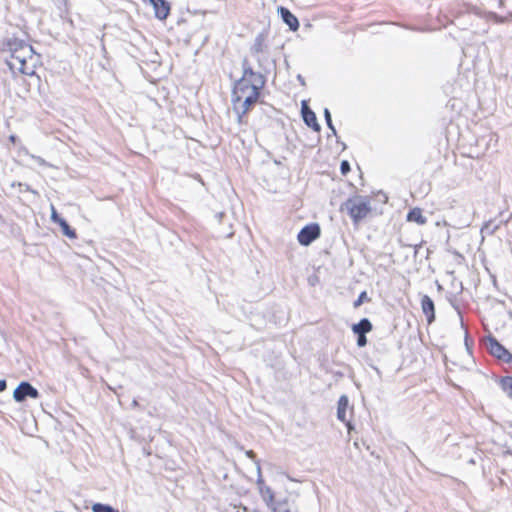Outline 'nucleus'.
I'll use <instances>...</instances> for the list:
<instances>
[{
	"mask_svg": "<svg viewBox=\"0 0 512 512\" xmlns=\"http://www.w3.org/2000/svg\"><path fill=\"white\" fill-rule=\"evenodd\" d=\"M7 49L10 57L6 60L10 70L15 73L32 76L40 61L33 47L22 39L10 38L7 41Z\"/></svg>",
	"mask_w": 512,
	"mask_h": 512,
	"instance_id": "f257e3e1",
	"label": "nucleus"
},
{
	"mask_svg": "<svg viewBox=\"0 0 512 512\" xmlns=\"http://www.w3.org/2000/svg\"><path fill=\"white\" fill-rule=\"evenodd\" d=\"M263 85H256V82L239 79L235 82L232 91V102L238 113V121L247 113L250 106L256 103L259 98V91Z\"/></svg>",
	"mask_w": 512,
	"mask_h": 512,
	"instance_id": "f03ea898",
	"label": "nucleus"
},
{
	"mask_svg": "<svg viewBox=\"0 0 512 512\" xmlns=\"http://www.w3.org/2000/svg\"><path fill=\"white\" fill-rule=\"evenodd\" d=\"M344 209L352 218L354 223H358L364 219L371 211L370 201L363 196H355L349 198L344 203Z\"/></svg>",
	"mask_w": 512,
	"mask_h": 512,
	"instance_id": "7ed1b4c3",
	"label": "nucleus"
},
{
	"mask_svg": "<svg viewBox=\"0 0 512 512\" xmlns=\"http://www.w3.org/2000/svg\"><path fill=\"white\" fill-rule=\"evenodd\" d=\"M297 498L296 493L289 492L284 497H278L269 507L273 512H299Z\"/></svg>",
	"mask_w": 512,
	"mask_h": 512,
	"instance_id": "20e7f679",
	"label": "nucleus"
},
{
	"mask_svg": "<svg viewBox=\"0 0 512 512\" xmlns=\"http://www.w3.org/2000/svg\"><path fill=\"white\" fill-rule=\"evenodd\" d=\"M486 348L494 357L504 361L510 362L512 359V354L501 345L494 337H488L485 341Z\"/></svg>",
	"mask_w": 512,
	"mask_h": 512,
	"instance_id": "39448f33",
	"label": "nucleus"
},
{
	"mask_svg": "<svg viewBox=\"0 0 512 512\" xmlns=\"http://www.w3.org/2000/svg\"><path fill=\"white\" fill-rule=\"evenodd\" d=\"M320 236V227L318 224H309L303 227L298 233L297 239L303 246L310 245Z\"/></svg>",
	"mask_w": 512,
	"mask_h": 512,
	"instance_id": "423d86ee",
	"label": "nucleus"
},
{
	"mask_svg": "<svg viewBox=\"0 0 512 512\" xmlns=\"http://www.w3.org/2000/svg\"><path fill=\"white\" fill-rule=\"evenodd\" d=\"M27 397L37 399L39 392L29 382H21L13 392V398L16 402H23Z\"/></svg>",
	"mask_w": 512,
	"mask_h": 512,
	"instance_id": "0eeeda50",
	"label": "nucleus"
},
{
	"mask_svg": "<svg viewBox=\"0 0 512 512\" xmlns=\"http://www.w3.org/2000/svg\"><path fill=\"white\" fill-rule=\"evenodd\" d=\"M256 471H257V485L260 495L263 500L266 502L269 507L278 497L275 496L272 489L264 484V480L261 474L260 463L256 462Z\"/></svg>",
	"mask_w": 512,
	"mask_h": 512,
	"instance_id": "6e6552de",
	"label": "nucleus"
},
{
	"mask_svg": "<svg viewBox=\"0 0 512 512\" xmlns=\"http://www.w3.org/2000/svg\"><path fill=\"white\" fill-rule=\"evenodd\" d=\"M302 118L308 127H311L314 131L319 132L321 127L317 122L315 113L306 105L305 102L302 104Z\"/></svg>",
	"mask_w": 512,
	"mask_h": 512,
	"instance_id": "1a4fd4ad",
	"label": "nucleus"
},
{
	"mask_svg": "<svg viewBox=\"0 0 512 512\" xmlns=\"http://www.w3.org/2000/svg\"><path fill=\"white\" fill-rule=\"evenodd\" d=\"M277 10L283 22L290 28V30L297 31L299 28V21L297 17L293 15L288 8L283 6L278 7Z\"/></svg>",
	"mask_w": 512,
	"mask_h": 512,
	"instance_id": "9d476101",
	"label": "nucleus"
},
{
	"mask_svg": "<svg viewBox=\"0 0 512 512\" xmlns=\"http://www.w3.org/2000/svg\"><path fill=\"white\" fill-rule=\"evenodd\" d=\"M149 3L153 6L155 16L160 19L164 20L167 18L170 12V6L169 3L165 0H153L149 1Z\"/></svg>",
	"mask_w": 512,
	"mask_h": 512,
	"instance_id": "9b49d317",
	"label": "nucleus"
},
{
	"mask_svg": "<svg viewBox=\"0 0 512 512\" xmlns=\"http://www.w3.org/2000/svg\"><path fill=\"white\" fill-rule=\"evenodd\" d=\"M421 308L427 317L428 323H432L435 319V307L433 300L428 295L421 298Z\"/></svg>",
	"mask_w": 512,
	"mask_h": 512,
	"instance_id": "f8f14e48",
	"label": "nucleus"
},
{
	"mask_svg": "<svg viewBox=\"0 0 512 512\" xmlns=\"http://www.w3.org/2000/svg\"><path fill=\"white\" fill-rule=\"evenodd\" d=\"M348 404H349L348 397L346 395L340 396V398L338 400V407H337V418L342 422L347 421L346 413H347Z\"/></svg>",
	"mask_w": 512,
	"mask_h": 512,
	"instance_id": "ddd939ff",
	"label": "nucleus"
},
{
	"mask_svg": "<svg viewBox=\"0 0 512 512\" xmlns=\"http://www.w3.org/2000/svg\"><path fill=\"white\" fill-rule=\"evenodd\" d=\"M247 81L256 82V85H264V80L262 76L253 71L251 67L244 66L243 76L240 79H245Z\"/></svg>",
	"mask_w": 512,
	"mask_h": 512,
	"instance_id": "4468645a",
	"label": "nucleus"
},
{
	"mask_svg": "<svg viewBox=\"0 0 512 512\" xmlns=\"http://www.w3.org/2000/svg\"><path fill=\"white\" fill-rule=\"evenodd\" d=\"M372 330V324L367 318L361 319L358 323L352 326V331L357 334H366Z\"/></svg>",
	"mask_w": 512,
	"mask_h": 512,
	"instance_id": "2eb2a0df",
	"label": "nucleus"
},
{
	"mask_svg": "<svg viewBox=\"0 0 512 512\" xmlns=\"http://www.w3.org/2000/svg\"><path fill=\"white\" fill-rule=\"evenodd\" d=\"M407 220L419 225H424L427 222V218L422 214V210L420 208L410 210L407 214Z\"/></svg>",
	"mask_w": 512,
	"mask_h": 512,
	"instance_id": "dca6fc26",
	"label": "nucleus"
},
{
	"mask_svg": "<svg viewBox=\"0 0 512 512\" xmlns=\"http://www.w3.org/2000/svg\"><path fill=\"white\" fill-rule=\"evenodd\" d=\"M59 226L62 229V233L70 239L76 238V232L72 229L66 220L60 222Z\"/></svg>",
	"mask_w": 512,
	"mask_h": 512,
	"instance_id": "f3484780",
	"label": "nucleus"
},
{
	"mask_svg": "<svg viewBox=\"0 0 512 512\" xmlns=\"http://www.w3.org/2000/svg\"><path fill=\"white\" fill-rule=\"evenodd\" d=\"M501 387L507 397L512 399V377H505L501 380Z\"/></svg>",
	"mask_w": 512,
	"mask_h": 512,
	"instance_id": "a211bd4d",
	"label": "nucleus"
},
{
	"mask_svg": "<svg viewBox=\"0 0 512 512\" xmlns=\"http://www.w3.org/2000/svg\"><path fill=\"white\" fill-rule=\"evenodd\" d=\"M92 511L93 512H119L118 510L114 509L111 505L102 504V503L93 504Z\"/></svg>",
	"mask_w": 512,
	"mask_h": 512,
	"instance_id": "6ab92c4d",
	"label": "nucleus"
},
{
	"mask_svg": "<svg viewBox=\"0 0 512 512\" xmlns=\"http://www.w3.org/2000/svg\"><path fill=\"white\" fill-rule=\"evenodd\" d=\"M499 228V225L497 224H494L493 221H488L486 222L482 228H481V233L482 234H486V235H491L493 234L497 229Z\"/></svg>",
	"mask_w": 512,
	"mask_h": 512,
	"instance_id": "aec40b11",
	"label": "nucleus"
},
{
	"mask_svg": "<svg viewBox=\"0 0 512 512\" xmlns=\"http://www.w3.org/2000/svg\"><path fill=\"white\" fill-rule=\"evenodd\" d=\"M324 117H325L326 124H327L328 128L331 130L333 135H336V129L332 123L331 113H330L329 109H327V108L324 109Z\"/></svg>",
	"mask_w": 512,
	"mask_h": 512,
	"instance_id": "412c9836",
	"label": "nucleus"
},
{
	"mask_svg": "<svg viewBox=\"0 0 512 512\" xmlns=\"http://www.w3.org/2000/svg\"><path fill=\"white\" fill-rule=\"evenodd\" d=\"M365 301H369V298H368L366 291H363L360 293L358 298L354 301V303H353L354 308L360 307Z\"/></svg>",
	"mask_w": 512,
	"mask_h": 512,
	"instance_id": "4be33fe9",
	"label": "nucleus"
},
{
	"mask_svg": "<svg viewBox=\"0 0 512 512\" xmlns=\"http://www.w3.org/2000/svg\"><path fill=\"white\" fill-rule=\"evenodd\" d=\"M26 155H28L32 160H34L40 166H49V164L40 156H36L34 154H30L28 151H25Z\"/></svg>",
	"mask_w": 512,
	"mask_h": 512,
	"instance_id": "5701e85b",
	"label": "nucleus"
},
{
	"mask_svg": "<svg viewBox=\"0 0 512 512\" xmlns=\"http://www.w3.org/2000/svg\"><path fill=\"white\" fill-rule=\"evenodd\" d=\"M51 220L54 222V223H57L58 225L60 224L61 221H63L64 219L61 218L56 209L54 208V206L52 205L51 206Z\"/></svg>",
	"mask_w": 512,
	"mask_h": 512,
	"instance_id": "b1692460",
	"label": "nucleus"
},
{
	"mask_svg": "<svg viewBox=\"0 0 512 512\" xmlns=\"http://www.w3.org/2000/svg\"><path fill=\"white\" fill-rule=\"evenodd\" d=\"M489 18L496 23H504L506 21V17L499 16L496 13H490Z\"/></svg>",
	"mask_w": 512,
	"mask_h": 512,
	"instance_id": "393cba45",
	"label": "nucleus"
},
{
	"mask_svg": "<svg viewBox=\"0 0 512 512\" xmlns=\"http://www.w3.org/2000/svg\"><path fill=\"white\" fill-rule=\"evenodd\" d=\"M340 169L343 175L347 174L350 171V164L348 161L343 160L340 165Z\"/></svg>",
	"mask_w": 512,
	"mask_h": 512,
	"instance_id": "a878e982",
	"label": "nucleus"
},
{
	"mask_svg": "<svg viewBox=\"0 0 512 512\" xmlns=\"http://www.w3.org/2000/svg\"><path fill=\"white\" fill-rule=\"evenodd\" d=\"M366 334H361V335H358V338H357V345L359 347H364L366 344H367V338L365 336Z\"/></svg>",
	"mask_w": 512,
	"mask_h": 512,
	"instance_id": "bb28decb",
	"label": "nucleus"
},
{
	"mask_svg": "<svg viewBox=\"0 0 512 512\" xmlns=\"http://www.w3.org/2000/svg\"><path fill=\"white\" fill-rule=\"evenodd\" d=\"M246 456H247V457H249L250 459L254 460V461H255V463L257 462V461L255 460V453H254L252 450H248V451H246Z\"/></svg>",
	"mask_w": 512,
	"mask_h": 512,
	"instance_id": "cd10ccee",
	"label": "nucleus"
},
{
	"mask_svg": "<svg viewBox=\"0 0 512 512\" xmlns=\"http://www.w3.org/2000/svg\"><path fill=\"white\" fill-rule=\"evenodd\" d=\"M7 387V383L5 380H0V392H3Z\"/></svg>",
	"mask_w": 512,
	"mask_h": 512,
	"instance_id": "c85d7f7f",
	"label": "nucleus"
},
{
	"mask_svg": "<svg viewBox=\"0 0 512 512\" xmlns=\"http://www.w3.org/2000/svg\"><path fill=\"white\" fill-rule=\"evenodd\" d=\"M131 405H132V407L136 408V407H138L139 404H138V401L136 399H134L132 401Z\"/></svg>",
	"mask_w": 512,
	"mask_h": 512,
	"instance_id": "c756f323",
	"label": "nucleus"
},
{
	"mask_svg": "<svg viewBox=\"0 0 512 512\" xmlns=\"http://www.w3.org/2000/svg\"><path fill=\"white\" fill-rule=\"evenodd\" d=\"M222 216H223V212H220V213L216 214V217L218 218L219 221L222 218Z\"/></svg>",
	"mask_w": 512,
	"mask_h": 512,
	"instance_id": "7c9ffc66",
	"label": "nucleus"
},
{
	"mask_svg": "<svg viewBox=\"0 0 512 512\" xmlns=\"http://www.w3.org/2000/svg\"><path fill=\"white\" fill-rule=\"evenodd\" d=\"M15 140H16V136L11 135V136H10V141L15 142Z\"/></svg>",
	"mask_w": 512,
	"mask_h": 512,
	"instance_id": "2f4dec72",
	"label": "nucleus"
}]
</instances>
